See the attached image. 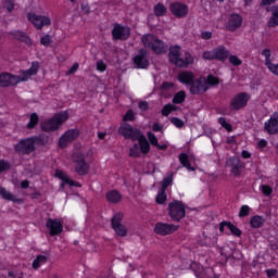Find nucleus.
<instances>
[{
  "label": "nucleus",
  "instance_id": "ea45409f",
  "mask_svg": "<svg viewBox=\"0 0 278 278\" xmlns=\"http://www.w3.org/2000/svg\"><path fill=\"white\" fill-rule=\"evenodd\" d=\"M206 81V86H218L219 80L218 77L214 76V75H208L207 78L205 79Z\"/></svg>",
  "mask_w": 278,
  "mask_h": 278
},
{
  "label": "nucleus",
  "instance_id": "8fccbe9b",
  "mask_svg": "<svg viewBox=\"0 0 278 278\" xmlns=\"http://www.w3.org/2000/svg\"><path fill=\"white\" fill-rule=\"evenodd\" d=\"M262 192L266 197H270V194H273V188H270V186H268V185H263L262 186Z\"/></svg>",
  "mask_w": 278,
  "mask_h": 278
},
{
  "label": "nucleus",
  "instance_id": "bf43d9fd",
  "mask_svg": "<svg viewBox=\"0 0 278 278\" xmlns=\"http://www.w3.org/2000/svg\"><path fill=\"white\" fill-rule=\"evenodd\" d=\"M201 38L203 40H210L212 38V31H202L201 33Z\"/></svg>",
  "mask_w": 278,
  "mask_h": 278
},
{
  "label": "nucleus",
  "instance_id": "ddd939ff",
  "mask_svg": "<svg viewBox=\"0 0 278 278\" xmlns=\"http://www.w3.org/2000/svg\"><path fill=\"white\" fill-rule=\"evenodd\" d=\"M131 35V30L127 26H122L121 24H115L112 30V36L114 40H127Z\"/></svg>",
  "mask_w": 278,
  "mask_h": 278
},
{
  "label": "nucleus",
  "instance_id": "6e6552de",
  "mask_svg": "<svg viewBox=\"0 0 278 278\" xmlns=\"http://www.w3.org/2000/svg\"><path fill=\"white\" fill-rule=\"evenodd\" d=\"M118 134L125 137L126 140H132V142H135V140L140 138L142 131H140L138 128L131 127L129 124H123L118 129Z\"/></svg>",
  "mask_w": 278,
  "mask_h": 278
},
{
  "label": "nucleus",
  "instance_id": "de8ad7c7",
  "mask_svg": "<svg viewBox=\"0 0 278 278\" xmlns=\"http://www.w3.org/2000/svg\"><path fill=\"white\" fill-rule=\"evenodd\" d=\"M148 140H149L150 144H152L153 147H156L159 144L157 137H155V135H153V132H148Z\"/></svg>",
  "mask_w": 278,
  "mask_h": 278
},
{
  "label": "nucleus",
  "instance_id": "b1692460",
  "mask_svg": "<svg viewBox=\"0 0 278 278\" xmlns=\"http://www.w3.org/2000/svg\"><path fill=\"white\" fill-rule=\"evenodd\" d=\"M225 229H229V231H231L233 236H242V231L239 230V228H237L236 226H233V224H231L230 222H223L219 225V231H225Z\"/></svg>",
  "mask_w": 278,
  "mask_h": 278
},
{
  "label": "nucleus",
  "instance_id": "7ed1b4c3",
  "mask_svg": "<svg viewBox=\"0 0 278 278\" xmlns=\"http://www.w3.org/2000/svg\"><path fill=\"white\" fill-rule=\"evenodd\" d=\"M66 121H68V113L61 112L52 118L43 121L41 123V129L43 131H55L56 129H60L61 125H64Z\"/></svg>",
  "mask_w": 278,
  "mask_h": 278
},
{
  "label": "nucleus",
  "instance_id": "4d7b16f0",
  "mask_svg": "<svg viewBox=\"0 0 278 278\" xmlns=\"http://www.w3.org/2000/svg\"><path fill=\"white\" fill-rule=\"evenodd\" d=\"M97 68H98V71L103 73V71H105V68H108V65H105V62H103V61H98Z\"/></svg>",
  "mask_w": 278,
  "mask_h": 278
},
{
  "label": "nucleus",
  "instance_id": "a211bd4d",
  "mask_svg": "<svg viewBox=\"0 0 278 278\" xmlns=\"http://www.w3.org/2000/svg\"><path fill=\"white\" fill-rule=\"evenodd\" d=\"M247 103H249V94L242 92L237 94L232 100H231V108L232 110H242V108L247 106Z\"/></svg>",
  "mask_w": 278,
  "mask_h": 278
},
{
  "label": "nucleus",
  "instance_id": "423d86ee",
  "mask_svg": "<svg viewBox=\"0 0 278 278\" xmlns=\"http://www.w3.org/2000/svg\"><path fill=\"white\" fill-rule=\"evenodd\" d=\"M36 140H38L36 137L20 140L14 146L16 153L20 155H29L30 153H34L36 151Z\"/></svg>",
  "mask_w": 278,
  "mask_h": 278
},
{
  "label": "nucleus",
  "instance_id": "6ab92c4d",
  "mask_svg": "<svg viewBox=\"0 0 278 278\" xmlns=\"http://www.w3.org/2000/svg\"><path fill=\"white\" fill-rule=\"evenodd\" d=\"M170 11L174 16H177L178 18H184V16L188 15V5L175 2L170 4Z\"/></svg>",
  "mask_w": 278,
  "mask_h": 278
},
{
  "label": "nucleus",
  "instance_id": "20e7f679",
  "mask_svg": "<svg viewBox=\"0 0 278 278\" xmlns=\"http://www.w3.org/2000/svg\"><path fill=\"white\" fill-rule=\"evenodd\" d=\"M72 162L74 164L75 173H77V175H88L90 166L86 162V153H84V150H77L76 152H74L72 154Z\"/></svg>",
  "mask_w": 278,
  "mask_h": 278
},
{
  "label": "nucleus",
  "instance_id": "7c9ffc66",
  "mask_svg": "<svg viewBox=\"0 0 278 278\" xmlns=\"http://www.w3.org/2000/svg\"><path fill=\"white\" fill-rule=\"evenodd\" d=\"M179 162L180 164L187 168V170H194V167H192V165H190V160L188 159V154L186 153H181L179 155Z\"/></svg>",
  "mask_w": 278,
  "mask_h": 278
},
{
  "label": "nucleus",
  "instance_id": "09e8293b",
  "mask_svg": "<svg viewBox=\"0 0 278 278\" xmlns=\"http://www.w3.org/2000/svg\"><path fill=\"white\" fill-rule=\"evenodd\" d=\"M134 118H136V115L134 114V111L128 110L126 112V114L123 117V121L127 122V121H134Z\"/></svg>",
  "mask_w": 278,
  "mask_h": 278
},
{
  "label": "nucleus",
  "instance_id": "4468645a",
  "mask_svg": "<svg viewBox=\"0 0 278 278\" xmlns=\"http://www.w3.org/2000/svg\"><path fill=\"white\" fill-rule=\"evenodd\" d=\"M207 90H210V87L207 86V80H205V78L193 79L190 85L191 94H201L203 92H207Z\"/></svg>",
  "mask_w": 278,
  "mask_h": 278
},
{
  "label": "nucleus",
  "instance_id": "a878e982",
  "mask_svg": "<svg viewBox=\"0 0 278 278\" xmlns=\"http://www.w3.org/2000/svg\"><path fill=\"white\" fill-rule=\"evenodd\" d=\"M178 79L181 84H185V86H191L194 81V74L192 72H181Z\"/></svg>",
  "mask_w": 278,
  "mask_h": 278
},
{
  "label": "nucleus",
  "instance_id": "cd10ccee",
  "mask_svg": "<svg viewBox=\"0 0 278 278\" xmlns=\"http://www.w3.org/2000/svg\"><path fill=\"white\" fill-rule=\"evenodd\" d=\"M122 199L123 195H121L116 190H112L106 193V201H109V203H119Z\"/></svg>",
  "mask_w": 278,
  "mask_h": 278
},
{
  "label": "nucleus",
  "instance_id": "49530a36",
  "mask_svg": "<svg viewBox=\"0 0 278 278\" xmlns=\"http://www.w3.org/2000/svg\"><path fill=\"white\" fill-rule=\"evenodd\" d=\"M172 184H173V177H170V176L165 177L163 179L162 189L161 190H165L166 191V188H168V186H170Z\"/></svg>",
  "mask_w": 278,
  "mask_h": 278
},
{
  "label": "nucleus",
  "instance_id": "a18cd8bd",
  "mask_svg": "<svg viewBox=\"0 0 278 278\" xmlns=\"http://www.w3.org/2000/svg\"><path fill=\"white\" fill-rule=\"evenodd\" d=\"M218 123L219 125H222V127H224V129H227V131H231V126L229 123H227V119H225V117H219Z\"/></svg>",
  "mask_w": 278,
  "mask_h": 278
},
{
  "label": "nucleus",
  "instance_id": "680f3d73",
  "mask_svg": "<svg viewBox=\"0 0 278 278\" xmlns=\"http://www.w3.org/2000/svg\"><path fill=\"white\" fill-rule=\"evenodd\" d=\"M243 160H249L251 157V153L247 150H243L241 153Z\"/></svg>",
  "mask_w": 278,
  "mask_h": 278
},
{
  "label": "nucleus",
  "instance_id": "13d9d810",
  "mask_svg": "<svg viewBox=\"0 0 278 278\" xmlns=\"http://www.w3.org/2000/svg\"><path fill=\"white\" fill-rule=\"evenodd\" d=\"M79 68V63H75L67 72V75H73L74 73H77V70Z\"/></svg>",
  "mask_w": 278,
  "mask_h": 278
},
{
  "label": "nucleus",
  "instance_id": "603ef678",
  "mask_svg": "<svg viewBox=\"0 0 278 278\" xmlns=\"http://www.w3.org/2000/svg\"><path fill=\"white\" fill-rule=\"evenodd\" d=\"M170 123H172L173 125H175V127H178L179 129H180L181 127H184V121H181L180 118L173 117V118L170 119Z\"/></svg>",
  "mask_w": 278,
  "mask_h": 278
},
{
  "label": "nucleus",
  "instance_id": "f257e3e1",
  "mask_svg": "<svg viewBox=\"0 0 278 278\" xmlns=\"http://www.w3.org/2000/svg\"><path fill=\"white\" fill-rule=\"evenodd\" d=\"M40 68V63L33 62L31 67L27 71H22L20 76L12 75L10 73L0 74V87L1 88H10L13 86H17L21 81H28L30 77L37 75Z\"/></svg>",
  "mask_w": 278,
  "mask_h": 278
},
{
  "label": "nucleus",
  "instance_id": "c03bdc74",
  "mask_svg": "<svg viewBox=\"0 0 278 278\" xmlns=\"http://www.w3.org/2000/svg\"><path fill=\"white\" fill-rule=\"evenodd\" d=\"M249 212H251V208L248 205L241 206L239 212L240 218H244V216H249Z\"/></svg>",
  "mask_w": 278,
  "mask_h": 278
},
{
  "label": "nucleus",
  "instance_id": "f8f14e48",
  "mask_svg": "<svg viewBox=\"0 0 278 278\" xmlns=\"http://www.w3.org/2000/svg\"><path fill=\"white\" fill-rule=\"evenodd\" d=\"M226 166L230 168V173L235 177H240L242 175V168H244V163L240 162L238 157H229L226 161Z\"/></svg>",
  "mask_w": 278,
  "mask_h": 278
},
{
  "label": "nucleus",
  "instance_id": "0eeeda50",
  "mask_svg": "<svg viewBox=\"0 0 278 278\" xmlns=\"http://www.w3.org/2000/svg\"><path fill=\"white\" fill-rule=\"evenodd\" d=\"M168 214L172 220L179 223L186 217V205L179 201H173L168 204Z\"/></svg>",
  "mask_w": 278,
  "mask_h": 278
},
{
  "label": "nucleus",
  "instance_id": "c9c22d12",
  "mask_svg": "<svg viewBox=\"0 0 278 278\" xmlns=\"http://www.w3.org/2000/svg\"><path fill=\"white\" fill-rule=\"evenodd\" d=\"M38 121H40V118L38 117V114L33 113L30 115L29 123L27 124V128L28 129H34V127H36L38 125Z\"/></svg>",
  "mask_w": 278,
  "mask_h": 278
},
{
  "label": "nucleus",
  "instance_id": "338daca9",
  "mask_svg": "<svg viewBox=\"0 0 278 278\" xmlns=\"http://www.w3.org/2000/svg\"><path fill=\"white\" fill-rule=\"evenodd\" d=\"M266 144H268V142L264 139H262L260 142H258V147L260 149H264L266 147Z\"/></svg>",
  "mask_w": 278,
  "mask_h": 278
},
{
  "label": "nucleus",
  "instance_id": "58836bf2",
  "mask_svg": "<svg viewBox=\"0 0 278 278\" xmlns=\"http://www.w3.org/2000/svg\"><path fill=\"white\" fill-rule=\"evenodd\" d=\"M156 203H159V205L166 203V191L164 189H161L156 195Z\"/></svg>",
  "mask_w": 278,
  "mask_h": 278
},
{
  "label": "nucleus",
  "instance_id": "393cba45",
  "mask_svg": "<svg viewBox=\"0 0 278 278\" xmlns=\"http://www.w3.org/2000/svg\"><path fill=\"white\" fill-rule=\"evenodd\" d=\"M0 197L5 201H12L13 203H23V200L16 198V195L5 190V188L3 187H0Z\"/></svg>",
  "mask_w": 278,
  "mask_h": 278
},
{
  "label": "nucleus",
  "instance_id": "0e129e2a",
  "mask_svg": "<svg viewBox=\"0 0 278 278\" xmlns=\"http://www.w3.org/2000/svg\"><path fill=\"white\" fill-rule=\"evenodd\" d=\"M267 277H275V275H277V270L276 269H267Z\"/></svg>",
  "mask_w": 278,
  "mask_h": 278
},
{
  "label": "nucleus",
  "instance_id": "37998d69",
  "mask_svg": "<svg viewBox=\"0 0 278 278\" xmlns=\"http://www.w3.org/2000/svg\"><path fill=\"white\" fill-rule=\"evenodd\" d=\"M229 62L232 64V66H240L242 65V60L236 55H230L229 56Z\"/></svg>",
  "mask_w": 278,
  "mask_h": 278
},
{
  "label": "nucleus",
  "instance_id": "9d476101",
  "mask_svg": "<svg viewBox=\"0 0 278 278\" xmlns=\"http://www.w3.org/2000/svg\"><path fill=\"white\" fill-rule=\"evenodd\" d=\"M28 21L36 27V29H42V27L51 25V18L49 16L36 15V13L27 14Z\"/></svg>",
  "mask_w": 278,
  "mask_h": 278
},
{
  "label": "nucleus",
  "instance_id": "3c124183",
  "mask_svg": "<svg viewBox=\"0 0 278 278\" xmlns=\"http://www.w3.org/2000/svg\"><path fill=\"white\" fill-rule=\"evenodd\" d=\"M267 68L270 73H273V75H276L278 77V63H270Z\"/></svg>",
  "mask_w": 278,
  "mask_h": 278
},
{
  "label": "nucleus",
  "instance_id": "f704fd0d",
  "mask_svg": "<svg viewBox=\"0 0 278 278\" xmlns=\"http://www.w3.org/2000/svg\"><path fill=\"white\" fill-rule=\"evenodd\" d=\"M184 101H186V91H179L173 98V103L176 104L184 103Z\"/></svg>",
  "mask_w": 278,
  "mask_h": 278
},
{
  "label": "nucleus",
  "instance_id": "2f4dec72",
  "mask_svg": "<svg viewBox=\"0 0 278 278\" xmlns=\"http://www.w3.org/2000/svg\"><path fill=\"white\" fill-rule=\"evenodd\" d=\"M43 264H47V256L38 255L36 260L33 262V268L35 270H38V268H40V266H42Z\"/></svg>",
  "mask_w": 278,
  "mask_h": 278
},
{
  "label": "nucleus",
  "instance_id": "bb28decb",
  "mask_svg": "<svg viewBox=\"0 0 278 278\" xmlns=\"http://www.w3.org/2000/svg\"><path fill=\"white\" fill-rule=\"evenodd\" d=\"M137 140L139 142V147H140L139 150L141 151V153L147 155V153H149V151H151V146L149 144V141L147 140L144 135H142V132L139 135Z\"/></svg>",
  "mask_w": 278,
  "mask_h": 278
},
{
  "label": "nucleus",
  "instance_id": "4c0bfd02",
  "mask_svg": "<svg viewBox=\"0 0 278 278\" xmlns=\"http://www.w3.org/2000/svg\"><path fill=\"white\" fill-rule=\"evenodd\" d=\"M175 110H177V106H175L174 104H166L165 106H163L161 112L163 116H168V114H170V112H175Z\"/></svg>",
  "mask_w": 278,
  "mask_h": 278
},
{
  "label": "nucleus",
  "instance_id": "69168bd1",
  "mask_svg": "<svg viewBox=\"0 0 278 278\" xmlns=\"http://www.w3.org/2000/svg\"><path fill=\"white\" fill-rule=\"evenodd\" d=\"M153 131H162V126L157 123L153 124L152 126Z\"/></svg>",
  "mask_w": 278,
  "mask_h": 278
},
{
  "label": "nucleus",
  "instance_id": "473e14b6",
  "mask_svg": "<svg viewBox=\"0 0 278 278\" xmlns=\"http://www.w3.org/2000/svg\"><path fill=\"white\" fill-rule=\"evenodd\" d=\"M269 27H278V7L273 10L271 17L268 21Z\"/></svg>",
  "mask_w": 278,
  "mask_h": 278
},
{
  "label": "nucleus",
  "instance_id": "6e6d98bb",
  "mask_svg": "<svg viewBox=\"0 0 278 278\" xmlns=\"http://www.w3.org/2000/svg\"><path fill=\"white\" fill-rule=\"evenodd\" d=\"M10 169V163L5 161H0V173Z\"/></svg>",
  "mask_w": 278,
  "mask_h": 278
},
{
  "label": "nucleus",
  "instance_id": "e433bc0d",
  "mask_svg": "<svg viewBox=\"0 0 278 278\" xmlns=\"http://www.w3.org/2000/svg\"><path fill=\"white\" fill-rule=\"evenodd\" d=\"M154 14L155 16H164V14H166V7L162 3L156 4L154 8Z\"/></svg>",
  "mask_w": 278,
  "mask_h": 278
},
{
  "label": "nucleus",
  "instance_id": "5701e85b",
  "mask_svg": "<svg viewBox=\"0 0 278 278\" xmlns=\"http://www.w3.org/2000/svg\"><path fill=\"white\" fill-rule=\"evenodd\" d=\"M215 51V60H218L219 62H225L227 58H229V50L225 48V46H219L214 49Z\"/></svg>",
  "mask_w": 278,
  "mask_h": 278
},
{
  "label": "nucleus",
  "instance_id": "aec40b11",
  "mask_svg": "<svg viewBox=\"0 0 278 278\" xmlns=\"http://www.w3.org/2000/svg\"><path fill=\"white\" fill-rule=\"evenodd\" d=\"M54 175H55V177H58V179H61V181H63L62 185H61L63 188L66 185L67 186H72V187L74 186L76 188H79L81 186V185H79V182L71 179L68 177V175H66V173H64V172H62L60 169H56Z\"/></svg>",
  "mask_w": 278,
  "mask_h": 278
},
{
  "label": "nucleus",
  "instance_id": "9b49d317",
  "mask_svg": "<svg viewBox=\"0 0 278 278\" xmlns=\"http://www.w3.org/2000/svg\"><path fill=\"white\" fill-rule=\"evenodd\" d=\"M79 138V130L77 129H70L59 139V147L60 149H66L71 142L77 140Z\"/></svg>",
  "mask_w": 278,
  "mask_h": 278
},
{
  "label": "nucleus",
  "instance_id": "864d4df0",
  "mask_svg": "<svg viewBox=\"0 0 278 278\" xmlns=\"http://www.w3.org/2000/svg\"><path fill=\"white\" fill-rule=\"evenodd\" d=\"M40 42L41 45H43V47H49V45H51V37L49 35H46L41 37Z\"/></svg>",
  "mask_w": 278,
  "mask_h": 278
},
{
  "label": "nucleus",
  "instance_id": "4be33fe9",
  "mask_svg": "<svg viewBox=\"0 0 278 278\" xmlns=\"http://www.w3.org/2000/svg\"><path fill=\"white\" fill-rule=\"evenodd\" d=\"M240 27H242V16L238 14L230 15L227 25L229 31H236V29H240Z\"/></svg>",
  "mask_w": 278,
  "mask_h": 278
},
{
  "label": "nucleus",
  "instance_id": "f03ea898",
  "mask_svg": "<svg viewBox=\"0 0 278 278\" xmlns=\"http://www.w3.org/2000/svg\"><path fill=\"white\" fill-rule=\"evenodd\" d=\"M169 62L175 64V66H179V68H187L190 64H194V58L190 52H182L181 47L179 46H172L169 48L168 53Z\"/></svg>",
  "mask_w": 278,
  "mask_h": 278
},
{
  "label": "nucleus",
  "instance_id": "052dcab7",
  "mask_svg": "<svg viewBox=\"0 0 278 278\" xmlns=\"http://www.w3.org/2000/svg\"><path fill=\"white\" fill-rule=\"evenodd\" d=\"M81 11L84 14H90V7L88 4H81Z\"/></svg>",
  "mask_w": 278,
  "mask_h": 278
},
{
  "label": "nucleus",
  "instance_id": "2eb2a0df",
  "mask_svg": "<svg viewBox=\"0 0 278 278\" xmlns=\"http://www.w3.org/2000/svg\"><path fill=\"white\" fill-rule=\"evenodd\" d=\"M179 229V226H175L173 224H165V223H157L154 227V232L159 236H169V233H174V231H177Z\"/></svg>",
  "mask_w": 278,
  "mask_h": 278
},
{
  "label": "nucleus",
  "instance_id": "1a4fd4ad",
  "mask_svg": "<svg viewBox=\"0 0 278 278\" xmlns=\"http://www.w3.org/2000/svg\"><path fill=\"white\" fill-rule=\"evenodd\" d=\"M123 213H116L112 218V228L114 229L117 236L125 238V236H127V227L121 224L123 222Z\"/></svg>",
  "mask_w": 278,
  "mask_h": 278
},
{
  "label": "nucleus",
  "instance_id": "a19ab883",
  "mask_svg": "<svg viewBox=\"0 0 278 278\" xmlns=\"http://www.w3.org/2000/svg\"><path fill=\"white\" fill-rule=\"evenodd\" d=\"M140 153H142L140 150V147L138 144H135L132 148H130L129 156L130 157H140Z\"/></svg>",
  "mask_w": 278,
  "mask_h": 278
},
{
  "label": "nucleus",
  "instance_id": "412c9836",
  "mask_svg": "<svg viewBox=\"0 0 278 278\" xmlns=\"http://www.w3.org/2000/svg\"><path fill=\"white\" fill-rule=\"evenodd\" d=\"M134 62L137 68H147V66H149V60L147 59V51L140 50L139 53L134 58Z\"/></svg>",
  "mask_w": 278,
  "mask_h": 278
},
{
  "label": "nucleus",
  "instance_id": "c756f323",
  "mask_svg": "<svg viewBox=\"0 0 278 278\" xmlns=\"http://www.w3.org/2000/svg\"><path fill=\"white\" fill-rule=\"evenodd\" d=\"M14 38H16V40H21V42H25L26 45H31V39L29 38V36H27V34L23 33V31H15L13 33Z\"/></svg>",
  "mask_w": 278,
  "mask_h": 278
},
{
  "label": "nucleus",
  "instance_id": "79ce46f5",
  "mask_svg": "<svg viewBox=\"0 0 278 278\" xmlns=\"http://www.w3.org/2000/svg\"><path fill=\"white\" fill-rule=\"evenodd\" d=\"M202 58L204 60H216V54H215L214 49L211 50V51L203 52Z\"/></svg>",
  "mask_w": 278,
  "mask_h": 278
},
{
  "label": "nucleus",
  "instance_id": "c85d7f7f",
  "mask_svg": "<svg viewBox=\"0 0 278 278\" xmlns=\"http://www.w3.org/2000/svg\"><path fill=\"white\" fill-rule=\"evenodd\" d=\"M264 223H265L264 217H262L260 215H255L250 220V225H251V227H253V229H260V227H262V225H264Z\"/></svg>",
  "mask_w": 278,
  "mask_h": 278
},
{
  "label": "nucleus",
  "instance_id": "72a5a7b5",
  "mask_svg": "<svg viewBox=\"0 0 278 278\" xmlns=\"http://www.w3.org/2000/svg\"><path fill=\"white\" fill-rule=\"evenodd\" d=\"M261 55L265 56V65L268 67L270 64H273V60L270 56L273 55V51L270 49H264L261 52Z\"/></svg>",
  "mask_w": 278,
  "mask_h": 278
},
{
  "label": "nucleus",
  "instance_id": "5fc2aeb1",
  "mask_svg": "<svg viewBox=\"0 0 278 278\" xmlns=\"http://www.w3.org/2000/svg\"><path fill=\"white\" fill-rule=\"evenodd\" d=\"M138 108L141 110V112H147V110H149V102L141 101L139 102Z\"/></svg>",
  "mask_w": 278,
  "mask_h": 278
},
{
  "label": "nucleus",
  "instance_id": "e2e57ef3",
  "mask_svg": "<svg viewBox=\"0 0 278 278\" xmlns=\"http://www.w3.org/2000/svg\"><path fill=\"white\" fill-rule=\"evenodd\" d=\"M156 149H159V151H166L168 149L167 144H160L157 143V146H155Z\"/></svg>",
  "mask_w": 278,
  "mask_h": 278
},
{
  "label": "nucleus",
  "instance_id": "dca6fc26",
  "mask_svg": "<svg viewBox=\"0 0 278 278\" xmlns=\"http://www.w3.org/2000/svg\"><path fill=\"white\" fill-rule=\"evenodd\" d=\"M46 227L47 229H49L50 236H60V233L64 230L62 220H60L59 218H49L46 223Z\"/></svg>",
  "mask_w": 278,
  "mask_h": 278
},
{
  "label": "nucleus",
  "instance_id": "39448f33",
  "mask_svg": "<svg viewBox=\"0 0 278 278\" xmlns=\"http://www.w3.org/2000/svg\"><path fill=\"white\" fill-rule=\"evenodd\" d=\"M142 43L144 47H151L152 51L156 53V55H161V53H164L166 49H168L164 41L153 35L143 36Z\"/></svg>",
  "mask_w": 278,
  "mask_h": 278
},
{
  "label": "nucleus",
  "instance_id": "774afa93",
  "mask_svg": "<svg viewBox=\"0 0 278 278\" xmlns=\"http://www.w3.org/2000/svg\"><path fill=\"white\" fill-rule=\"evenodd\" d=\"M277 0H263L262 5H270L271 3H275Z\"/></svg>",
  "mask_w": 278,
  "mask_h": 278
},
{
  "label": "nucleus",
  "instance_id": "f3484780",
  "mask_svg": "<svg viewBox=\"0 0 278 278\" xmlns=\"http://www.w3.org/2000/svg\"><path fill=\"white\" fill-rule=\"evenodd\" d=\"M264 129L270 136L278 134V113H274L270 118L265 122Z\"/></svg>",
  "mask_w": 278,
  "mask_h": 278
}]
</instances>
